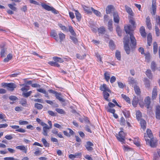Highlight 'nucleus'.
Returning a JSON list of instances; mask_svg holds the SVG:
<instances>
[{"label":"nucleus","instance_id":"f257e3e1","mask_svg":"<svg viewBox=\"0 0 160 160\" xmlns=\"http://www.w3.org/2000/svg\"><path fill=\"white\" fill-rule=\"evenodd\" d=\"M129 22L132 25H129L124 27L126 33L130 35L131 43L130 45L132 48L135 47L136 45V41L134 37L132 31H133L136 27L135 22L132 19L129 20Z\"/></svg>","mask_w":160,"mask_h":160},{"label":"nucleus","instance_id":"f03ea898","mask_svg":"<svg viewBox=\"0 0 160 160\" xmlns=\"http://www.w3.org/2000/svg\"><path fill=\"white\" fill-rule=\"evenodd\" d=\"M129 38L128 36H125L124 38V48L126 53L129 54L130 53V50L129 46Z\"/></svg>","mask_w":160,"mask_h":160},{"label":"nucleus","instance_id":"7ed1b4c3","mask_svg":"<svg viewBox=\"0 0 160 160\" xmlns=\"http://www.w3.org/2000/svg\"><path fill=\"white\" fill-rule=\"evenodd\" d=\"M48 92L50 93L54 94L56 99L58 100L59 101L61 102H65V99L60 96L61 95V93L58 92L54 91L52 89H49L48 90Z\"/></svg>","mask_w":160,"mask_h":160},{"label":"nucleus","instance_id":"20e7f679","mask_svg":"<svg viewBox=\"0 0 160 160\" xmlns=\"http://www.w3.org/2000/svg\"><path fill=\"white\" fill-rule=\"evenodd\" d=\"M41 5L42 7L45 10L48 11H51L52 13L55 14H57L58 13V11L53 7H50L46 4L43 3Z\"/></svg>","mask_w":160,"mask_h":160},{"label":"nucleus","instance_id":"39448f33","mask_svg":"<svg viewBox=\"0 0 160 160\" xmlns=\"http://www.w3.org/2000/svg\"><path fill=\"white\" fill-rule=\"evenodd\" d=\"M116 136L118 141L121 142H124L125 140V135L122 131H120L119 132L118 135L116 134Z\"/></svg>","mask_w":160,"mask_h":160},{"label":"nucleus","instance_id":"423d86ee","mask_svg":"<svg viewBox=\"0 0 160 160\" xmlns=\"http://www.w3.org/2000/svg\"><path fill=\"white\" fill-rule=\"evenodd\" d=\"M2 86L4 88L7 87L8 89H10L11 91H13L14 89L16 87V85L13 83H2Z\"/></svg>","mask_w":160,"mask_h":160},{"label":"nucleus","instance_id":"0eeeda50","mask_svg":"<svg viewBox=\"0 0 160 160\" xmlns=\"http://www.w3.org/2000/svg\"><path fill=\"white\" fill-rule=\"evenodd\" d=\"M145 140L147 144L149 145L151 147L154 148L156 146V141L153 138H151L150 140L148 138H145Z\"/></svg>","mask_w":160,"mask_h":160},{"label":"nucleus","instance_id":"6e6552de","mask_svg":"<svg viewBox=\"0 0 160 160\" xmlns=\"http://www.w3.org/2000/svg\"><path fill=\"white\" fill-rule=\"evenodd\" d=\"M94 145L93 143L90 141L86 142L85 147L88 151H91L93 150V148L91 147Z\"/></svg>","mask_w":160,"mask_h":160},{"label":"nucleus","instance_id":"1a4fd4ad","mask_svg":"<svg viewBox=\"0 0 160 160\" xmlns=\"http://www.w3.org/2000/svg\"><path fill=\"white\" fill-rule=\"evenodd\" d=\"M152 12H151V13L152 15H154L156 11V2L155 0H152Z\"/></svg>","mask_w":160,"mask_h":160},{"label":"nucleus","instance_id":"9d476101","mask_svg":"<svg viewBox=\"0 0 160 160\" xmlns=\"http://www.w3.org/2000/svg\"><path fill=\"white\" fill-rule=\"evenodd\" d=\"M100 89L103 92H108L110 93L111 92V91L107 87V85L105 84H103L102 85H101Z\"/></svg>","mask_w":160,"mask_h":160},{"label":"nucleus","instance_id":"9b49d317","mask_svg":"<svg viewBox=\"0 0 160 160\" xmlns=\"http://www.w3.org/2000/svg\"><path fill=\"white\" fill-rule=\"evenodd\" d=\"M158 95V91L156 86H154L152 92V99L153 100L156 98Z\"/></svg>","mask_w":160,"mask_h":160},{"label":"nucleus","instance_id":"f8f14e48","mask_svg":"<svg viewBox=\"0 0 160 160\" xmlns=\"http://www.w3.org/2000/svg\"><path fill=\"white\" fill-rule=\"evenodd\" d=\"M143 81L145 87L148 89L150 88L151 85L149 80L148 78H144Z\"/></svg>","mask_w":160,"mask_h":160},{"label":"nucleus","instance_id":"ddd939ff","mask_svg":"<svg viewBox=\"0 0 160 160\" xmlns=\"http://www.w3.org/2000/svg\"><path fill=\"white\" fill-rule=\"evenodd\" d=\"M82 156V153L81 152H77L74 154H70L69 156L70 158L73 160L74 158L81 157Z\"/></svg>","mask_w":160,"mask_h":160},{"label":"nucleus","instance_id":"4468645a","mask_svg":"<svg viewBox=\"0 0 160 160\" xmlns=\"http://www.w3.org/2000/svg\"><path fill=\"white\" fill-rule=\"evenodd\" d=\"M146 24L149 30H151L152 29V24L151 22V20L149 16H148L146 18Z\"/></svg>","mask_w":160,"mask_h":160},{"label":"nucleus","instance_id":"2eb2a0df","mask_svg":"<svg viewBox=\"0 0 160 160\" xmlns=\"http://www.w3.org/2000/svg\"><path fill=\"white\" fill-rule=\"evenodd\" d=\"M155 115L156 118L159 120H160V106H158L156 107Z\"/></svg>","mask_w":160,"mask_h":160},{"label":"nucleus","instance_id":"dca6fc26","mask_svg":"<svg viewBox=\"0 0 160 160\" xmlns=\"http://www.w3.org/2000/svg\"><path fill=\"white\" fill-rule=\"evenodd\" d=\"M139 32L142 37L143 38L146 37L147 34L145 32V28L143 26H142L140 27Z\"/></svg>","mask_w":160,"mask_h":160},{"label":"nucleus","instance_id":"f3484780","mask_svg":"<svg viewBox=\"0 0 160 160\" xmlns=\"http://www.w3.org/2000/svg\"><path fill=\"white\" fill-rule=\"evenodd\" d=\"M128 83L130 85L133 86L134 84H136L137 82L134 78L132 77H129L128 78Z\"/></svg>","mask_w":160,"mask_h":160},{"label":"nucleus","instance_id":"a211bd4d","mask_svg":"<svg viewBox=\"0 0 160 160\" xmlns=\"http://www.w3.org/2000/svg\"><path fill=\"white\" fill-rule=\"evenodd\" d=\"M114 21L117 23H119V18L118 13L117 12H114L113 15Z\"/></svg>","mask_w":160,"mask_h":160},{"label":"nucleus","instance_id":"6ab92c4d","mask_svg":"<svg viewBox=\"0 0 160 160\" xmlns=\"http://www.w3.org/2000/svg\"><path fill=\"white\" fill-rule=\"evenodd\" d=\"M138 102V99L136 96H134L133 98V100L132 102V105L136 107Z\"/></svg>","mask_w":160,"mask_h":160},{"label":"nucleus","instance_id":"aec40b11","mask_svg":"<svg viewBox=\"0 0 160 160\" xmlns=\"http://www.w3.org/2000/svg\"><path fill=\"white\" fill-rule=\"evenodd\" d=\"M114 7L112 5L108 6L106 8V13L108 14L112 12V11L114 9Z\"/></svg>","mask_w":160,"mask_h":160},{"label":"nucleus","instance_id":"412c9836","mask_svg":"<svg viewBox=\"0 0 160 160\" xmlns=\"http://www.w3.org/2000/svg\"><path fill=\"white\" fill-rule=\"evenodd\" d=\"M145 104L146 105L147 108H149L151 103L150 99L149 97H147L144 100Z\"/></svg>","mask_w":160,"mask_h":160},{"label":"nucleus","instance_id":"4be33fe9","mask_svg":"<svg viewBox=\"0 0 160 160\" xmlns=\"http://www.w3.org/2000/svg\"><path fill=\"white\" fill-rule=\"evenodd\" d=\"M152 36L150 33L147 36V43L149 46H150L152 43Z\"/></svg>","mask_w":160,"mask_h":160},{"label":"nucleus","instance_id":"5701e85b","mask_svg":"<svg viewBox=\"0 0 160 160\" xmlns=\"http://www.w3.org/2000/svg\"><path fill=\"white\" fill-rule=\"evenodd\" d=\"M50 129L48 128V126L47 125L46 126H44L43 127V132H42V134L45 136H48V130H49Z\"/></svg>","mask_w":160,"mask_h":160},{"label":"nucleus","instance_id":"b1692460","mask_svg":"<svg viewBox=\"0 0 160 160\" xmlns=\"http://www.w3.org/2000/svg\"><path fill=\"white\" fill-rule=\"evenodd\" d=\"M151 68L153 72H155L157 69H158V68H157V64L154 61H153L151 62Z\"/></svg>","mask_w":160,"mask_h":160},{"label":"nucleus","instance_id":"393cba45","mask_svg":"<svg viewBox=\"0 0 160 160\" xmlns=\"http://www.w3.org/2000/svg\"><path fill=\"white\" fill-rule=\"evenodd\" d=\"M112 23L113 21L112 19H110L108 23V28L111 32L113 30Z\"/></svg>","mask_w":160,"mask_h":160},{"label":"nucleus","instance_id":"a878e982","mask_svg":"<svg viewBox=\"0 0 160 160\" xmlns=\"http://www.w3.org/2000/svg\"><path fill=\"white\" fill-rule=\"evenodd\" d=\"M145 73L148 78L151 79H152V75L151 72V71L150 69H147L146 72Z\"/></svg>","mask_w":160,"mask_h":160},{"label":"nucleus","instance_id":"bb28decb","mask_svg":"<svg viewBox=\"0 0 160 160\" xmlns=\"http://www.w3.org/2000/svg\"><path fill=\"white\" fill-rule=\"evenodd\" d=\"M134 88L135 92L137 95H139L140 94V89L139 87L138 86H137V85H135L134 86Z\"/></svg>","mask_w":160,"mask_h":160},{"label":"nucleus","instance_id":"cd10ccee","mask_svg":"<svg viewBox=\"0 0 160 160\" xmlns=\"http://www.w3.org/2000/svg\"><path fill=\"white\" fill-rule=\"evenodd\" d=\"M140 120V123L141 124V127L143 129H145L146 128V123L145 121L143 119H141Z\"/></svg>","mask_w":160,"mask_h":160},{"label":"nucleus","instance_id":"c85d7f7f","mask_svg":"<svg viewBox=\"0 0 160 160\" xmlns=\"http://www.w3.org/2000/svg\"><path fill=\"white\" fill-rule=\"evenodd\" d=\"M16 148L17 149L24 151L25 153L27 152V149L24 146H17Z\"/></svg>","mask_w":160,"mask_h":160},{"label":"nucleus","instance_id":"c756f323","mask_svg":"<svg viewBox=\"0 0 160 160\" xmlns=\"http://www.w3.org/2000/svg\"><path fill=\"white\" fill-rule=\"evenodd\" d=\"M75 37L73 36H70V38L74 44L77 45L78 43V39Z\"/></svg>","mask_w":160,"mask_h":160},{"label":"nucleus","instance_id":"7c9ffc66","mask_svg":"<svg viewBox=\"0 0 160 160\" xmlns=\"http://www.w3.org/2000/svg\"><path fill=\"white\" fill-rule=\"evenodd\" d=\"M109 46L112 50H114L115 48V45L112 40H110L109 42Z\"/></svg>","mask_w":160,"mask_h":160},{"label":"nucleus","instance_id":"2f4dec72","mask_svg":"<svg viewBox=\"0 0 160 160\" xmlns=\"http://www.w3.org/2000/svg\"><path fill=\"white\" fill-rule=\"evenodd\" d=\"M75 15L78 21L79 22L81 20V15L77 10L75 11Z\"/></svg>","mask_w":160,"mask_h":160},{"label":"nucleus","instance_id":"473e14b6","mask_svg":"<svg viewBox=\"0 0 160 160\" xmlns=\"http://www.w3.org/2000/svg\"><path fill=\"white\" fill-rule=\"evenodd\" d=\"M53 59L56 62H59L60 63L63 62V60L61 58L57 57H53Z\"/></svg>","mask_w":160,"mask_h":160},{"label":"nucleus","instance_id":"72a5a7b5","mask_svg":"<svg viewBox=\"0 0 160 160\" xmlns=\"http://www.w3.org/2000/svg\"><path fill=\"white\" fill-rule=\"evenodd\" d=\"M48 63L52 66L57 67H60V65L58 63L55 62V61H50L48 62Z\"/></svg>","mask_w":160,"mask_h":160},{"label":"nucleus","instance_id":"f704fd0d","mask_svg":"<svg viewBox=\"0 0 160 160\" xmlns=\"http://www.w3.org/2000/svg\"><path fill=\"white\" fill-rule=\"evenodd\" d=\"M68 29L69 31L70 32L71 34L74 36H76V34L73 29V28L72 26H68Z\"/></svg>","mask_w":160,"mask_h":160},{"label":"nucleus","instance_id":"c9c22d12","mask_svg":"<svg viewBox=\"0 0 160 160\" xmlns=\"http://www.w3.org/2000/svg\"><path fill=\"white\" fill-rule=\"evenodd\" d=\"M158 44L156 42H154L153 45V53L155 54L158 51Z\"/></svg>","mask_w":160,"mask_h":160},{"label":"nucleus","instance_id":"e433bc0d","mask_svg":"<svg viewBox=\"0 0 160 160\" xmlns=\"http://www.w3.org/2000/svg\"><path fill=\"white\" fill-rule=\"evenodd\" d=\"M126 10L127 12L131 16H133V13L132 9L127 6H125Z\"/></svg>","mask_w":160,"mask_h":160},{"label":"nucleus","instance_id":"4c0bfd02","mask_svg":"<svg viewBox=\"0 0 160 160\" xmlns=\"http://www.w3.org/2000/svg\"><path fill=\"white\" fill-rule=\"evenodd\" d=\"M104 78L107 82H108L110 78V74L109 72H106L104 74Z\"/></svg>","mask_w":160,"mask_h":160},{"label":"nucleus","instance_id":"58836bf2","mask_svg":"<svg viewBox=\"0 0 160 160\" xmlns=\"http://www.w3.org/2000/svg\"><path fill=\"white\" fill-rule=\"evenodd\" d=\"M121 96L122 98H123L127 102L129 103H130V99L128 97L124 94H122Z\"/></svg>","mask_w":160,"mask_h":160},{"label":"nucleus","instance_id":"ea45409f","mask_svg":"<svg viewBox=\"0 0 160 160\" xmlns=\"http://www.w3.org/2000/svg\"><path fill=\"white\" fill-rule=\"evenodd\" d=\"M108 92H103V94L104 98L106 101H109V100L108 99V98L109 96V94Z\"/></svg>","mask_w":160,"mask_h":160},{"label":"nucleus","instance_id":"a19ab883","mask_svg":"<svg viewBox=\"0 0 160 160\" xmlns=\"http://www.w3.org/2000/svg\"><path fill=\"white\" fill-rule=\"evenodd\" d=\"M86 54H84L83 55H81L79 54H76V57L77 58L80 60H82L85 58L86 57Z\"/></svg>","mask_w":160,"mask_h":160},{"label":"nucleus","instance_id":"79ce46f5","mask_svg":"<svg viewBox=\"0 0 160 160\" xmlns=\"http://www.w3.org/2000/svg\"><path fill=\"white\" fill-rule=\"evenodd\" d=\"M137 119L138 121H139L141 119L142 114L141 112L139 111H137L136 112Z\"/></svg>","mask_w":160,"mask_h":160},{"label":"nucleus","instance_id":"37998d69","mask_svg":"<svg viewBox=\"0 0 160 160\" xmlns=\"http://www.w3.org/2000/svg\"><path fill=\"white\" fill-rule=\"evenodd\" d=\"M41 141L42 142L44 146L46 147H48L49 146V143H48L46 140L44 138H42V139Z\"/></svg>","mask_w":160,"mask_h":160},{"label":"nucleus","instance_id":"c03bdc74","mask_svg":"<svg viewBox=\"0 0 160 160\" xmlns=\"http://www.w3.org/2000/svg\"><path fill=\"white\" fill-rule=\"evenodd\" d=\"M91 9L96 15H97V16L100 17L101 13L99 11L97 10H95L92 7L91 8Z\"/></svg>","mask_w":160,"mask_h":160},{"label":"nucleus","instance_id":"a18cd8bd","mask_svg":"<svg viewBox=\"0 0 160 160\" xmlns=\"http://www.w3.org/2000/svg\"><path fill=\"white\" fill-rule=\"evenodd\" d=\"M147 133L148 137L149 138H153V136L152 131L150 129H147Z\"/></svg>","mask_w":160,"mask_h":160},{"label":"nucleus","instance_id":"49530a36","mask_svg":"<svg viewBox=\"0 0 160 160\" xmlns=\"http://www.w3.org/2000/svg\"><path fill=\"white\" fill-rule=\"evenodd\" d=\"M122 112L126 118H128L129 117L130 114L128 111L125 110L124 111H122Z\"/></svg>","mask_w":160,"mask_h":160},{"label":"nucleus","instance_id":"de8ad7c7","mask_svg":"<svg viewBox=\"0 0 160 160\" xmlns=\"http://www.w3.org/2000/svg\"><path fill=\"white\" fill-rule=\"evenodd\" d=\"M59 39L61 42L65 38V35L64 33L61 32L58 34Z\"/></svg>","mask_w":160,"mask_h":160},{"label":"nucleus","instance_id":"09e8293b","mask_svg":"<svg viewBox=\"0 0 160 160\" xmlns=\"http://www.w3.org/2000/svg\"><path fill=\"white\" fill-rule=\"evenodd\" d=\"M35 108H37L38 109H41L43 108V106L42 105L39 104L38 103H36L34 105Z\"/></svg>","mask_w":160,"mask_h":160},{"label":"nucleus","instance_id":"8fccbe9b","mask_svg":"<svg viewBox=\"0 0 160 160\" xmlns=\"http://www.w3.org/2000/svg\"><path fill=\"white\" fill-rule=\"evenodd\" d=\"M133 143L137 146H139L140 145V142L138 138H136L134 139L133 140Z\"/></svg>","mask_w":160,"mask_h":160},{"label":"nucleus","instance_id":"3c124183","mask_svg":"<svg viewBox=\"0 0 160 160\" xmlns=\"http://www.w3.org/2000/svg\"><path fill=\"white\" fill-rule=\"evenodd\" d=\"M115 56L117 59L119 60H121V54L119 51L118 50H117L115 53Z\"/></svg>","mask_w":160,"mask_h":160},{"label":"nucleus","instance_id":"603ef678","mask_svg":"<svg viewBox=\"0 0 160 160\" xmlns=\"http://www.w3.org/2000/svg\"><path fill=\"white\" fill-rule=\"evenodd\" d=\"M145 56V59L147 60L148 62L150 61V54L149 52L144 54Z\"/></svg>","mask_w":160,"mask_h":160},{"label":"nucleus","instance_id":"864d4df0","mask_svg":"<svg viewBox=\"0 0 160 160\" xmlns=\"http://www.w3.org/2000/svg\"><path fill=\"white\" fill-rule=\"evenodd\" d=\"M56 111L58 113L61 114H65V112L63 110L59 108H57L55 109Z\"/></svg>","mask_w":160,"mask_h":160},{"label":"nucleus","instance_id":"5fc2aeb1","mask_svg":"<svg viewBox=\"0 0 160 160\" xmlns=\"http://www.w3.org/2000/svg\"><path fill=\"white\" fill-rule=\"evenodd\" d=\"M105 31V28L103 27H101L98 28V32L99 33L101 34H103Z\"/></svg>","mask_w":160,"mask_h":160},{"label":"nucleus","instance_id":"6e6d98bb","mask_svg":"<svg viewBox=\"0 0 160 160\" xmlns=\"http://www.w3.org/2000/svg\"><path fill=\"white\" fill-rule=\"evenodd\" d=\"M156 35L157 36H159L160 35V30L157 26H155V28Z\"/></svg>","mask_w":160,"mask_h":160},{"label":"nucleus","instance_id":"4d7b16f0","mask_svg":"<svg viewBox=\"0 0 160 160\" xmlns=\"http://www.w3.org/2000/svg\"><path fill=\"white\" fill-rule=\"evenodd\" d=\"M8 6L13 11H16L17 10V8L11 4H8Z\"/></svg>","mask_w":160,"mask_h":160},{"label":"nucleus","instance_id":"13d9d810","mask_svg":"<svg viewBox=\"0 0 160 160\" xmlns=\"http://www.w3.org/2000/svg\"><path fill=\"white\" fill-rule=\"evenodd\" d=\"M84 10L87 12L88 14H91L92 13V11H91V9L90 8L87 7L86 6H85L84 8Z\"/></svg>","mask_w":160,"mask_h":160},{"label":"nucleus","instance_id":"bf43d9fd","mask_svg":"<svg viewBox=\"0 0 160 160\" xmlns=\"http://www.w3.org/2000/svg\"><path fill=\"white\" fill-rule=\"evenodd\" d=\"M59 26L62 30L67 32L68 31V28L65 26H63L61 24H59Z\"/></svg>","mask_w":160,"mask_h":160},{"label":"nucleus","instance_id":"052dcab7","mask_svg":"<svg viewBox=\"0 0 160 160\" xmlns=\"http://www.w3.org/2000/svg\"><path fill=\"white\" fill-rule=\"evenodd\" d=\"M20 103L23 106H25L27 103L26 99L24 98H22Z\"/></svg>","mask_w":160,"mask_h":160},{"label":"nucleus","instance_id":"680f3d73","mask_svg":"<svg viewBox=\"0 0 160 160\" xmlns=\"http://www.w3.org/2000/svg\"><path fill=\"white\" fill-rule=\"evenodd\" d=\"M125 124V120L124 118L122 117L120 118V124L122 125H124Z\"/></svg>","mask_w":160,"mask_h":160},{"label":"nucleus","instance_id":"e2e57ef3","mask_svg":"<svg viewBox=\"0 0 160 160\" xmlns=\"http://www.w3.org/2000/svg\"><path fill=\"white\" fill-rule=\"evenodd\" d=\"M37 91L43 93L44 94H47L46 91L45 89H43L42 88L37 89Z\"/></svg>","mask_w":160,"mask_h":160},{"label":"nucleus","instance_id":"0e129e2a","mask_svg":"<svg viewBox=\"0 0 160 160\" xmlns=\"http://www.w3.org/2000/svg\"><path fill=\"white\" fill-rule=\"evenodd\" d=\"M5 49H1V57H5Z\"/></svg>","mask_w":160,"mask_h":160},{"label":"nucleus","instance_id":"69168bd1","mask_svg":"<svg viewBox=\"0 0 160 160\" xmlns=\"http://www.w3.org/2000/svg\"><path fill=\"white\" fill-rule=\"evenodd\" d=\"M9 99L12 101H15L18 100V98L15 96H11L9 98Z\"/></svg>","mask_w":160,"mask_h":160},{"label":"nucleus","instance_id":"338daca9","mask_svg":"<svg viewBox=\"0 0 160 160\" xmlns=\"http://www.w3.org/2000/svg\"><path fill=\"white\" fill-rule=\"evenodd\" d=\"M19 124L20 125H26L28 123V122L26 121H22V120H20L19 122Z\"/></svg>","mask_w":160,"mask_h":160},{"label":"nucleus","instance_id":"774afa93","mask_svg":"<svg viewBox=\"0 0 160 160\" xmlns=\"http://www.w3.org/2000/svg\"><path fill=\"white\" fill-rule=\"evenodd\" d=\"M15 131L16 132H26V130L23 129L22 128H19L18 129H16Z\"/></svg>","mask_w":160,"mask_h":160}]
</instances>
